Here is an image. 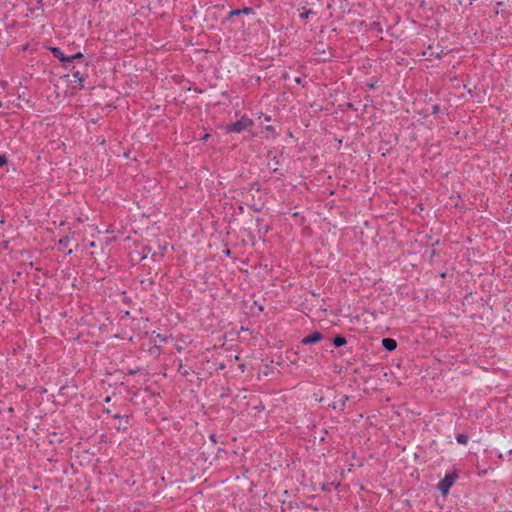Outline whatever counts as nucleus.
<instances>
[{
    "label": "nucleus",
    "mask_w": 512,
    "mask_h": 512,
    "mask_svg": "<svg viewBox=\"0 0 512 512\" xmlns=\"http://www.w3.org/2000/svg\"><path fill=\"white\" fill-rule=\"evenodd\" d=\"M383 347L388 351H393L397 347V343L392 338H384L382 340Z\"/></svg>",
    "instance_id": "39448f33"
},
{
    "label": "nucleus",
    "mask_w": 512,
    "mask_h": 512,
    "mask_svg": "<svg viewBox=\"0 0 512 512\" xmlns=\"http://www.w3.org/2000/svg\"><path fill=\"white\" fill-rule=\"evenodd\" d=\"M266 129H267V131H270V130H272V127L271 126H267Z\"/></svg>",
    "instance_id": "2eb2a0df"
},
{
    "label": "nucleus",
    "mask_w": 512,
    "mask_h": 512,
    "mask_svg": "<svg viewBox=\"0 0 512 512\" xmlns=\"http://www.w3.org/2000/svg\"><path fill=\"white\" fill-rule=\"evenodd\" d=\"M95 246V243L94 242H91L90 243V247H94Z\"/></svg>",
    "instance_id": "dca6fc26"
},
{
    "label": "nucleus",
    "mask_w": 512,
    "mask_h": 512,
    "mask_svg": "<svg viewBox=\"0 0 512 512\" xmlns=\"http://www.w3.org/2000/svg\"><path fill=\"white\" fill-rule=\"evenodd\" d=\"M82 57H83V55H82V53H80V52H79V53H76V54H74V55L68 56V58H71V62H72L73 60L77 59V58H82Z\"/></svg>",
    "instance_id": "9d476101"
},
{
    "label": "nucleus",
    "mask_w": 512,
    "mask_h": 512,
    "mask_svg": "<svg viewBox=\"0 0 512 512\" xmlns=\"http://www.w3.org/2000/svg\"><path fill=\"white\" fill-rule=\"evenodd\" d=\"M73 77H74L75 79H77V81L79 82V86H80V87H82V81H83V79H82V77L80 76V73H79V72H75V73L73 74Z\"/></svg>",
    "instance_id": "1a4fd4ad"
},
{
    "label": "nucleus",
    "mask_w": 512,
    "mask_h": 512,
    "mask_svg": "<svg viewBox=\"0 0 512 512\" xmlns=\"http://www.w3.org/2000/svg\"><path fill=\"white\" fill-rule=\"evenodd\" d=\"M333 343L335 346L340 347V346L346 344V339L342 336H336L333 340Z\"/></svg>",
    "instance_id": "423d86ee"
},
{
    "label": "nucleus",
    "mask_w": 512,
    "mask_h": 512,
    "mask_svg": "<svg viewBox=\"0 0 512 512\" xmlns=\"http://www.w3.org/2000/svg\"><path fill=\"white\" fill-rule=\"evenodd\" d=\"M51 52L61 62H71V58H68V56H65L60 48L52 47Z\"/></svg>",
    "instance_id": "20e7f679"
},
{
    "label": "nucleus",
    "mask_w": 512,
    "mask_h": 512,
    "mask_svg": "<svg viewBox=\"0 0 512 512\" xmlns=\"http://www.w3.org/2000/svg\"><path fill=\"white\" fill-rule=\"evenodd\" d=\"M252 125V121L243 116L239 121L228 124L225 129L228 133H240Z\"/></svg>",
    "instance_id": "f257e3e1"
},
{
    "label": "nucleus",
    "mask_w": 512,
    "mask_h": 512,
    "mask_svg": "<svg viewBox=\"0 0 512 512\" xmlns=\"http://www.w3.org/2000/svg\"><path fill=\"white\" fill-rule=\"evenodd\" d=\"M321 339H322L321 334L319 332H314L311 335H308V336L304 337L302 339L301 343H303V344H313V343L319 342Z\"/></svg>",
    "instance_id": "7ed1b4c3"
},
{
    "label": "nucleus",
    "mask_w": 512,
    "mask_h": 512,
    "mask_svg": "<svg viewBox=\"0 0 512 512\" xmlns=\"http://www.w3.org/2000/svg\"><path fill=\"white\" fill-rule=\"evenodd\" d=\"M209 136H210L209 134L203 135V137L201 138L202 141H206L209 138Z\"/></svg>",
    "instance_id": "4468645a"
},
{
    "label": "nucleus",
    "mask_w": 512,
    "mask_h": 512,
    "mask_svg": "<svg viewBox=\"0 0 512 512\" xmlns=\"http://www.w3.org/2000/svg\"><path fill=\"white\" fill-rule=\"evenodd\" d=\"M456 475L448 474L444 477L442 481L439 482L438 488L445 495L448 493L450 487L455 482Z\"/></svg>",
    "instance_id": "f03ea898"
},
{
    "label": "nucleus",
    "mask_w": 512,
    "mask_h": 512,
    "mask_svg": "<svg viewBox=\"0 0 512 512\" xmlns=\"http://www.w3.org/2000/svg\"><path fill=\"white\" fill-rule=\"evenodd\" d=\"M240 12H241L240 10H234V11H231L230 14L231 15H238V14H240Z\"/></svg>",
    "instance_id": "ddd939ff"
},
{
    "label": "nucleus",
    "mask_w": 512,
    "mask_h": 512,
    "mask_svg": "<svg viewBox=\"0 0 512 512\" xmlns=\"http://www.w3.org/2000/svg\"><path fill=\"white\" fill-rule=\"evenodd\" d=\"M310 13H311L310 10H306L303 13L300 14V17L305 19V18H307L309 16Z\"/></svg>",
    "instance_id": "f8f14e48"
},
{
    "label": "nucleus",
    "mask_w": 512,
    "mask_h": 512,
    "mask_svg": "<svg viewBox=\"0 0 512 512\" xmlns=\"http://www.w3.org/2000/svg\"><path fill=\"white\" fill-rule=\"evenodd\" d=\"M248 11H249V9H247V8L243 10L244 13H248Z\"/></svg>",
    "instance_id": "f3484780"
},
{
    "label": "nucleus",
    "mask_w": 512,
    "mask_h": 512,
    "mask_svg": "<svg viewBox=\"0 0 512 512\" xmlns=\"http://www.w3.org/2000/svg\"><path fill=\"white\" fill-rule=\"evenodd\" d=\"M69 243V237L65 236L59 240V245L67 246Z\"/></svg>",
    "instance_id": "6e6552de"
},
{
    "label": "nucleus",
    "mask_w": 512,
    "mask_h": 512,
    "mask_svg": "<svg viewBox=\"0 0 512 512\" xmlns=\"http://www.w3.org/2000/svg\"><path fill=\"white\" fill-rule=\"evenodd\" d=\"M468 440H469V438H468V436L466 434H459L457 436V442L459 444L465 445V444L468 443Z\"/></svg>",
    "instance_id": "0eeeda50"
},
{
    "label": "nucleus",
    "mask_w": 512,
    "mask_h": 512,
    "mask_svg": "<svg viewBox=\"0 0 512 512\" xmlns=\"http://www.w3.org/2000/svg\"><path fill=\"white\" fill-rule=\"evenodd\" d=\"M7 163V159L5 156L0 155V166H3Z\"/></svg>",
    "instance_id": "9b49d317"
}]
</instances>
